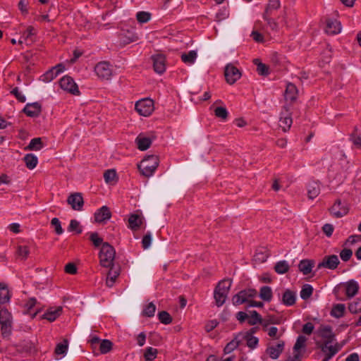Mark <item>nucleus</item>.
<instances>
[{
  "label": "nucleus",
  "mask_w": 361,
  "mask_h": 361,
  "mask_svg": "<svg viewBox=\"0 0 361 361\" xmlns=\"http://www.w3.org/2000/svg\"><path fill=\"white\" fill-rule=\"evenodd\" d=\"M231 279H224L216 285L214 291V298L217 307H221L225 303L231 289Z\"/></svg>",
  "instance_id": "1"
},
{
  "label": "nucleus",
  "mask_w": 361,
  "mask_h": 361,
  "mask_svg": "<svg viewBox=\"0 0 361 361\" xmlns=\"http://www.w3.org/2000/svg\"><path fill=\"white\" fill-rule=\"evenodd\" d=\"M159 166V158L157 156L152 154L145 157L141 163L138 165V169L145 177L152 176Z\"/></svg>",
  "instance_id": "2"
},
{
  "label": "nucleus",
  "mask_w": 361,
  "mask_h": 361,
  "mask_svg": "<svg viewBox=\"0 0 361 361\" xmlns=\"http://www.w3.org/2000/svg\"><path fill=\"white\" fill-rule=\"evenodd\" d=\"M116 251L108 243L102 244L99 252L100 264L104 267H114Z\"/></svg>",
  "instance_id": "3"
},
{
  "label": "nucleus",
  "mask_w": 361,
  "mask_h": 361,
  "mask_svg": "<svg viewBox=\"0 0 361 361\" xmlns=\"http://www.w3.org/2000/svg\"><path fill=\"white\" fill-rule=\"evenodd\" d=\"M0 324L2 336L8 337L12 332L13 319L11 314L5 307L0 308Z\"/></svg>",
  "instance_id": "4"
},
{
  "label": "nucleus",
  "mask_w": 361,
  "mask_h": 361,
  "mask_svg": "<svg viewBox=\"0 0 361 361\" xmlns=\"http://www.w3.org/2000/svg\"><path fill=\"white\" fill-rule=\"evenodd\" d=\"M135 110L143 116H149L154 111V101L149 98L141 99L135 103Z\"/></svg>",
  "instance_id": "5"
},
{
  "label": "nucleus",
  "mask_w": 361,
  "mask_h": 361,
  "mask_svg": "<svg viewBox=\"0 0 361 361\" xmlns=\"http://www.w3.org/2000/svg\"><path fill=\"white\" fill-rule=\"evenodd\" d=\"M341 288H343L348 298L354 297L358 293L360 288L358 283L353 279L350 280L345 283H340L337 287L335 288L334 292L336 293V290Z\"/></svg>",
  "instance_id": "6"
},
{
  "label": "nucleus",
  "mask_w": 361,
  "mask_h": 361,
  "mask_svg": "<svg viewBox=\"0 0 361 361\" xmlns=\"http://www.w3.org/2000/svg\"><path fill=\"white\" fill-rule=\"evenodd\" d=\"M59 84L63 90L71 93L72 94H80L78 87L71 77L68 75L63 76L60 80Z\"/></svg>",
  "instance_id": "7"
},
{
  "label": "nucleus",
  "mask_w": 361,
  "mask_h": 361,
  "mask_svg": "<svg viewBox=\"0 0 361 361\" xmlns=\"http://www.w3.org/2000/svg\"><path fill=\"white\" fill-rule=\"evenodd\" d=\"M224 75L226 82L233 85L240 78L242 74L238 68L232 64H228L225 68Z\"/></svg>",
  "instance_id": "8"
},
{
  "label": "nucleus",
  "mask_w": 361,
  "mask_h": 361,
  "mask_svg": "<svg viewBox=\"0 0 361 361\" xmlns=\"http://www.w3.org/2000/svg\"><path fill=\"white\" fill-rule=\"evenodd\" d=\"M293 121L290 116L289 107L284 106L283 111L281 113L279 126L283 129L284 132L288 130L292 125Z\"/></svg>",
  "instance_id": "9"
},
{
  "label": "nucleus",
  "mask_w": 361,
  "mask_h": 361,
  "mask_svg": "<svg viewBox=\"0 0 361 361\" xmlns=\"http://www.w3.org/2000/svg\"><path fill=\"white\" fill-rule=\"evenodd\" d=\"M94 71L99 78L106 80L109 79L112 74L111 66L106 61L98 63L94 67Z\"/></svg>",
  "instance_id": "10"
},
{
  "label": "nucleus",
  "mask_w": 361,
  "mask_h": 361,
  "mask_svg": "<svg viewBox=\"0 0 361 361\" xmlns=\"http://www.w3.org/2000/svg\"><path fill=\"white\" fill-rule=\"evenodd\" d=\"M318 334L324 341L322 343L331 344L335 340V334L332 331V327L329 325H321L317 331Z\"/></svg>",
  "instance_id": "11"
},
{
  "label": "nucleus",
  "mask_w": 361,
  "mask_h": 361,
  "mask_svg": "<svg viewBox=\"0 0 361 361\" xmlns=\"http://www.w3.org/2000/svg\"><path fill=\"white\" fill-rule=\"evenodd\" d=\"M67 202L73 209L76 211H81L84 204L83 197L80 192L71 194L67 199Z\"/></svg>",
  "instance_id": "12"
},
{
  "label": "nucleus",
  "mask_w": 361,
  "mask_h": 361,
  "mask_svg": "<svg viewBox=\"0 0 361 361\" xmlns=\"http://www.w3.org/2000/svg\"><path fill=\"white\" fill-rule=\"evenodd\" d=\"M340 261L336 255H331L324 257L323 260L318 264L317 269L327 268L329 269H335L339 264Z\"/></svg>",
  "instance_id": "13"
},
{
  "label": "nucleus",
  "mask_w": 361,
  "mask_h": 361,
  "mask_svg": "<svg viewBox=\"0 0 361 361\" xmlns=\"http://www.w3.org/2000/svg\"><path fill=\"white\" fill-rule=\"evenodd\" d=\"M329 211L334 216L341 218L348 214V208L340 200H336L334 205L329 209Z\"/></svg>",
  "instance_id": "14"
},
{
  "label": "nucleus",
  "mask_w": 361,
  "mask_h": 361,
  "mask_svg": "<svg viewBox=\"0 0 361 361\" xmlns=\"http://www.w3.org/2000/svg\"><path fill=\"white\" fill-rule=\"evenodd\" d=\"M153 68L156 73L162 74L166 71V58L161 54H157L152 56Z\"/></svg>",
  "instance_id": "15"
},
{
  "label": "nucleus",
  "mask_w": 361,
  "mask_h": 361,
  "mask_svg": "<svg viewBox=\"0 0 361 361\" xmlns=\"http://www.w3.org/2000/svg\"><path fill=\"white\" fill-rule=\"evenodd\" d=\"M23 112L25 113L27 116L35 118L39 116L42 112V106L39 102H33L27 104Z\"/></svg>",
  "instance_id": "16"
},
{
  "label": "nucleus",
  "mask_w": 361,
  "mask_h": 361,
  "mask_svg": "<svg viewBox=\"0 0 361 361\" xmlns=\"http://www.w3.org/2000/svg\"><path fill=\"white\" fill-rule=\"evenodd\" d=\"M65 67L63 64L59 63L56 65V66L47 71L43 75H42V81L48 82L53 80L61 73H62Z\"/></svg>",
  "instance_id": "17"
},
{
  "label": "nucleus",
  "mask_w": 361,
  "mask_h": 361,
  "mask_svg": "<svg viewBox=\"0 0 361 361\" xmlns=\"http://www.w3.org/2000/svg\"><path fill=\"white\" fill-rule=\"evenodd\" d=\"M284 345H285L284 341H281L276 345H272L268 346V348H267L266 353L267 355H269V356L271 359L276 360L280 356L281 353L283 351Z\"/></svg>",
  "instance_id": "18"
},
{
  "label": "nucleus",
  "mask_w": 361,
  "mask_h": 361,
  "mask_svg": "<svg viewBox=\"0 0 361 361\" xmlns=\"http://www.w3.org/2000/svg\"><path fill=\"white\" fill-rule=\"evenodd\" d=\"M111 216V213L107 206H103L94 213V220L96 222L102 223L109 220Z\"/></svg>",
  "instance_id": "19"
},
{
  "label": "nucleus",
  "mask_w": 361,
  "mask_h": 361,
  "mask_svg": "<svg viewBox=\"0 0 361 361\" xmlns=\"http://www.w3.org/2000/svg\"><path fill=\"white\" fill-rule=\"evenodd\" d=\"M341 30V23L336 20L327 19L325 31L329 35H336Z\"/></svg>",
  "instance_id": "20"
},
{
  "label": "nucleus",
  "mask_w": 361,
  "mask_h": 361,
  "mask_svg": "<svg viewBox=\"0 0 361 361\" xmlns=\"http://www.w3.org/2000/svg\"><path fill=\"white\" fill-rule=\"evenodd\" d=\"M61 312L62 307L61 306H59L56 308L51 307L47 310V311L41 317V318L52 322L61 315Z\"/></svg>",
  "instance_id": "21"
},
{
  "label": "nucleus",
  "mask_w": 361,
  "mask_h": 361,
  "mask_svg": "<svg viewBox=\"0 0 361 361\" xmlns=\"http://www.w3.org/2000/svg\"><path fill=\"white\" fill-rule=\"evenodd\" d=\"M316 345L318 348H319L324 353H326L327 352L329 353H332L333 355H335L341 349V347L338 343L334 345L322 343L321 341H317Z\"/></svg>",
  "instance_id": "22"
},
{
  "label": "nucleus",
  "mask_w": 361,
  "mask_h": 361,
  "mask_svg": "<svg viewBox=\"0 0 361 361\" xmlns=\"http://www.w3.org/2000/svg\"><path fill=\"white\" fill-rule=\"evenodd\" d=\"M296 294L294 291L287 289L282 295L281 302L286 306H292L295 303Z\"/></svg>",
  "instance_id": "23"
},
{
  "label": "nucleus",
  "mask_w": 361,
  "mask_h": 361,
  "mask_svg": "<svg viewBox=\"0 0 361 361\" xmlns=\"http://www.w3.org/2000/svg\"><path fill=\"white\" fill-rule=\"evenodd\" d=\"M314 266V261L312 259H302L298 264L299 270L304 274L307 275L312 272Z\"/></svg>",
  "instance_id": "24"
},
{
  "label": "nucleus",
  "mask_w": 361,
  "mask_h": 361,
  "mask_svg": "<svg viewBox=\"0 0 361 361\" xmlns=\"http://www.w3.org/2000/svg\"><path fill=\"white\" fill-rule=\"evenodd\" d=\"M320 193L319 183L317 181L310 182L307 185V195L310 199H314Z\"/></svg>",
  "instance_id": "25"
},
{
  "label": "nucleus",
  "mask_w": 361,
  "mask_h": 361,
  "mask_svg": "<svg viewBox=\"0 0 361 361\" xmlns=\"http://www.w3.org/2000/svg\"><path fill=\"white\" fill-rule=\"evenodd\" d=\"M281 6L279 0H269L267 4L263 16H271L275 11Z\"/></svg>",
  "instance_id": "26"
},
{
  "label": "nucleus",
  "mask_w": 361,
  "mask_h": 361,
  "mask_svg": "<svg viewBox=\"0 0 361 361\" xmlns=\"http://www.w3.org/2000/svg\"><path fill=\"white\" fill-rule=\"evenodd\" d=\"M242 335L238 334L235 336V338L227 343V345L225 346L224 351L225 354L231 353L232 351H233L241 343L242 339L240 338V336Z\"/></svg>",
  "instance_id": "27"
},
{
  "label": "nucleus",
  "mask_w": 361,
  "mask_h": 361,
  "mask_svg": "<svg viewBox=\"0 0 361 361\" xmlns=\"http://www.w3.org/2000/svg\"><path fill=\"white\" fill-rule=\"evenodd\" d=\"M135 142L137 145V148L140 150L145 151L150 147L152 140L149 137H142L140 135L135 139Z\"/></svg>",
  "instance_id": "28"
},
{
  "label": "nucleus",
  "mask_w": 361,
  "mask_h": 361,
  "mask_svg": "<svg viewBox=\"0 0 361 361\" xmlns=\"http://www.w3.org/2000/svg\"><path fill=\"white\" fill-rule=\"evenodd\" d=\"M11 295L8 286L5 283H0V303L4 304L10 300Z\"/></svg>",
  "instance_id": "29"
},
{
  "label": "nucleus",
  "mask_w": 361,
  "mask_h": 361,
  "mask_svg": "<svg viewBox=\"0 0 361 361\" xmlns=\"http://www.w3.org/2000/svg\"><path fill=\"white\" fill-rule=\"evenodd\" d=\"M298 89L293 83H288L286 86L285 97L286 100L294 101L296 99Z\"/></svg>",
  "instance_id": "30"
},
{
  "label": "nucleus",
  "mask_w": 361,
  "mask_h": 361,
  "mask_svg": "<svg viewBox=\"0 0 361 361\" xmlns=\"http://www.w3.org/2000/svg\"><path fill=\"white\" fill-rule=\"evenodd\" d=\"M128 223L130 228L136 231L142 224V217L138 214H131L128 219Z\"/></svg>",
  "instance_id": "31"
},
{
  "label": "nucleus",
  "mask_w": 361,
  "mask_h": 361,
  "mask_svg": "<svg viewBox=\"0 0 361 361\" xmlns=\"http://www.w3.org/2000/svg\"><path fill=\"white\" fill-rule=\"evenodd\" d=\"M259 297L265 302H270L273 297L271 288L269 286H262L259 290Z\"/></svg>",
  "instance_id": "32"
},
{
  "label": "nucleus",
  "mask_w": 361,
  "mask_h": 361,
  "mask_svg": "<svg viewBox=\"0 0 361 361\" xmlns=\"http://www.w3.org/2000/svg\"><path fill=\"white\" fill-rule=\"evenodd\" d=\"M137 39L138 37L135 34L129 31L126 33H122L120 35L121 43L123 45H126L130 42H135Z\"/></svg>",
  "instance_id": "33"
},
{
  "label": "nucleus",
  "mask_w": 361,
  "mask_h": 361,
  "mask_svg": "<svg viewBox=\"0 0 361 361\" xmlns=\"http://www.w3.org/2000/svg\"><path fill=\"white\" fill-rule=\"evenodd\" d=\"M109 268H110V270L107 274L106 283L107 286L111 287L119 275V271L117 269H114L113 267H109Z\"/></svg>",
  "instance_id": "34"
},
{
  "label": "nucleus",
  "mask_w": 361,
  "mask_h": 361,
  "mask_svg": "<svg viewBox=\"0 0 361 361\" xmlns=\"http://www.w3.org/2000/svg\"><path fill=\"white\" fill-rule=\"evenodd\" d=\"M345 306L344 304H336L333 306L330 314L335 318H341L344 315Z\"/></svg>",
  "instance_id": "35"
},
{
  "label": "nucleus",
  "mask_w": 361,
  "mask_h": 361,
  "mask_svg": "<svg viewBox=\"0 0 361 361\" xmlns=\"http://www.w3.org/2000/svg\"><path fill=\"white\" fill-rule=\"evenodd\" d=\"M197 56V51L191 50L188 53H183L180 56L181 60L188 64H192L195 63Z\"/></svg>",
  "instance_id": "36"
},
{
  "label": "nucleus",
  "mask_w": 361,
  "mask_h": 361,
  "mask_svg": "<svg viewBox=\"0 0 361 361\" xmlns=\"http://www.w3.org/2000/svg\"><path fill=\"white\" fill-rule=\"evenodd\" d=\"M23 160L25 163L26 166L29 169H35L38 163L37 157L35 155H34L33 154H26L24 157Z\"/></svg>",
  "instance_id": "37"
},
{
  "label": "nucleus",
  "mask_w": 361,
  "mask_h": 361,
  "mask_svg": "<svg viewBox=\"0 0 361 361\" xmlns=\"http://www.w3.org/2000/svg\"><path fill=\"white\" fill-rule=\"evenodd\" d=\"M253 62L257 66V71L260 75L267 76L269 75L268 66L262 63L258 59H254Z\"/></svg>",
  "instance_id": "38"
},
{
  "label": "nucleus",
  "mask_w": 361,
  "mask_h": 361,
  "mask_svg": "<svg viewBox=\"0 0 361 361\" xmlns=\"http://www.w3.org/2000/svg\"><path fill=\"white\" fill-rule=\"evenodd\" d=\"M44 147L41 137H35L32 139L29 145L26 147L28 150H39Z\"/></svg>",
  "instance_id": "39"
},
{
  "label": "nucleus",
  "mask_w": 361,
  "mask_h": 361,
  "mask_svg": "<svg viewBox=\"0 0 361 361\" xmlns=\"http://www.w3.org/2000/svg\"><path fill=\"white\" fill-rule=\"evenodd\" d=\"M289 264L286 260L278 262L274 266V270L279 274H283L288 271Z\"/></svg>",
  "instance_id": "40"
},
{
  "label": "nucleus",
  "mask_w": 361,
  "mask_h": 361,
  "mask_svg": "<svg viewBox=\"0 0 361 361\" xmlns=\"http://www.w3.org/2000/svg\"><path fill=\"white\" fill-rule=\"evenodd\" d=\"M240 335H242L240 336V338L242 339V341L243 340L246 341L247 345L251 349H254L257 347L259 340L257 337L253 336H245L243 335L242 334H240Z\"/></svg>",
  "instance_id": "41"
},
{
  "label": "nucleus",
  "mask_w": 361,
  "mask_h": 361,
  "mask_svg": "<svg viewBox=\"0 0 361 361\" xmlns=\"http://www.w3.org/2000/svg\"><path fill=\"white\" fill-rule=\"evenodd\" d=\"M240 295L245 298V302L248 303L250 298H253L257 296V292L254 288L244 289L238 292Z\"/></svg>",
  "instance_id": "42"
},
{
  "label": "nucleus",
  "mask_w": 361,
  "mask_h": 361,
  "mask_svg": "<svg viewBox=\"0 0 361 361\" xmlns=\"http://www.w3.org/2000/svg\"><path fill=\"white\" fill-rule=\"evenodd\" d=\"M307 338L305 336L300 335L296 340V342L293 346L294 352H299L302 349H305L306 347Z\"/></svg>",
  "instance_id": "43"
},
{
  "label": "nucleus",
  "mask_w": 361,
  "mask_h": 361,
  "mask_svg": "<svg viewBox=\"0 0 361 361\" xmlns=\"http://www.w3.org/2000/svg\"><path fill=\"white\" fill-rule=\"evenodd\" d=\"M250 318L248 320V324L251 326L255 325L258 323L263 324V319L261 315L255 310L250 312Z\"/></svg>",
  "instance_id": "44"
},
{
  "label": "nucleus",
  "mask_w": 361,
  "mask_h": 361,
  "mask_svg": "<svg viewBox=\"0 0 361 361\" xmlns=\"http://www.w3.org/2000/svg\"><path fill=\"white\" fill-rule=\"evenodd\" d=\"M36 34L35 30L33 27L29 26L27 30L23 33V35L21 38L24 39V41H30L32 42V37ZM23 41L22 39H19L18 44H23Z\"/></svg>",
  "instance_id": "45"
},
{
  "label": "nucleus",
  "mask_w": 361,
  "mask_h": 361,
  "mask_svg": "<svg viewBox=\"0 0 361 361\" xmlns=\"http://www.w3.org/2000/svg\"><path fill=\"white\" fill-rule=\"evenodd\" d=\"M19 350L23 352L32 353L35 351L34 344L29 341H23L19 345Z\"/></svg>",
  "instance_id": "46"
},
{
  "label": "nucleus",
  "mask_w": 361,
  "mask_h": 361,
  "mask_svg": "<svg viewBox=\"0 0 361 361\" xmlns=\"http://www.w3.org/2000/svg\"><path fill=\"white\" fill-rule=\"evenodd\" d=\"M313 293V288L310 284L303 285L302 290L300 291V297L302 300H307L310 298Z\"/></svg>",
  "instance_id": "47"
},
{
  "label": "nucleus",
  "mask_w": 361,
  "mask_h": 361,
  "mask_svg": "<svg viewBox=\"0 0 361 361\" xmlns=\"http://www.w3.org/2000/svg\"><path fill=\"white\" fill-rule=\"evenodd\" d=\"M269 257V254L267 250H257L254 256V259L255 262L259 263H262L267 261V258Z\"/></svg>",
  "instance_id": "48"
},
{
  "label": "nucleus",
  "mask_w": 361,
  "mask_h": 361,
  "mask_svg": "<svg viewBox=\"0 0 361 361\" xmlns=\"http://www.w3.org/2000/svg\"><path fill=\"white\" fill-rule=\"evenodd\" d=\"M158 351L152 347H147L145 350L144 357L146 361H153L156 357Z\"/></svg>",
  "instance_id": "49"
},
{
  "label": "nucleus",
  "mask_w": 361,
  "mask_h": 361,
  "mask_svg": "<svg viewBox=\"0 0 361 361\" xmlns=\"http://www.w3.org/2000/svg\"><path fill=\"white\" fill-rule=\"evenodd\" d=\"M113 343L111 341L104 339L101 341L99 345V350L101 353L106 354L112 349Z\"/></svg>",
  "instance_id": "50"
},
{
  "label": "nucleus",
  "mask_w": 361,
  "mask_h": 361,
  "mask_svg": "<svg viewBox=\"0 0 361 361\" xmlns=\"http://www.w3.org/2000/svg\"><path fill=\"white\" fill-rule=\"evenodd\" d=\"M104 178L106 183H112L116 182V172L114 169L106 170L104 173Z\"/></svg>",
  "instance_id": "51"
},
{
  "label": "nucleus",
  "mask_w": 361,
  "mask_h": 361,
  "mask_svg": "<svg viewBox=\"0 0 361 361\" xmlns=\"http://www.w3.org/2000/svg\"><path fill=\"white\" fill-rule=\"evenodd\" d=\"M68 347V342L64 340L63 343L57 344L55 348V353L57 355H64L66 353Z\"/></svg>",
  "instance_id": "52"
},
{
  "label": "nucleus",
  "mask_w": 361,
  "mask_h": 361,
  "mask_svg": "<svg viewBox=\"0 0 361 361\" xmlns=\"http://www.w3.org/2000/svg\"><path fill=\"white\" fill-rule=\"evenodd\" d=\"M349 311L355 314L361 311V300L357 299L356 300L350 302L348 305Z\"/></svg>",
  "instance_id": "53"
},
{
  "label": "nucleus",
  "mask_w": 361,
  "mask_h": 361,
  "mask_svg": "<svg viewBox=\"0 0 361 361\" xmlns=\"http://www.w3.org/2000/svg\"><path fill=\"white\" fill-rule=\"evenodd\" d=\"M159 321L164 324H169L172 322L171 316L166 311H161L158 314Z\"/></svg>",
  "instance_id": "54"
},
{
  "label": "nucleus",
  "mask_w": 361,
  "mask_h": 361,
  "mask_svg": "<svg viewBox=\"0 0 361 361\" xmlns=\"http://www.w3.org/2000/svg\"><path fill=\"white\" fill-rule=\"evenodd\" d=\"M155 311V305L153 302H149L143 310L142 314L148 317H152L154 315Z\"/></svg>",
  "instance_id": "55"
},
{
  "label": "nucleus",
  "mask_w": 361,
  "mask_h": 361,
  "mask_svg": "<svg viewBox=\"0 0 361 361\" xmlns=\"http://www.w3.org/2000/svg\"><path fill=\"white\" fill-rule=\"evenodd\" d=\"M137 20L140 23H145L150 20L151 14L146 11H140L136 15Z\"/></svg>",
  "instance_id": "56"
},
{
  "label": "nucleus",
  "mask_w": 361,
  "mask_h": 361,
  "mask_svg": "<svg viewBox=\"0 0 361 361\" xmlns=\"http://www.w3.org/2000/svg\"><path fill=\"white\" fill-rule=\"evenodd\" d=\"M214 114L216 117L220 118L223 120H226L228 116L227 109L223 106L216 107L214 109Z\"/></svg>",
  "instance_id": "57"
},
{
  "label": "nucleus",
  "mask_w": 361,
  "mask_h": 361,
  "mask_svg": "<svg viewBox=\"0 0 361 361\" xmlns=\"http://www.w3.org/2000/svg\"><path fill=\"white\" fill-rule=\"evenodd\" d=\"M90 240L92 242L93 245L98 247L100 245L102 246L103 239L99 236L97 232L91 233L90 235Z\"/></svg>",
  "instance_id": "58"
},
{
  "label": "nucleus",
  "mask_w": 361,
  "mask_h": 361,
  "mask_svg": "<svg viewBox=\"0 0 361 361\" xmlns=\"http://www.w3.org/2000/svg\"><path fill=\"white\" fill-rule=\"evenodd\" d=\"M51 225L54 228L57 235H61L63 233L61 222L58 218H53L51 221Z\"/></svg>",
  "instance_id": "59"
},
{
  "label": "nucleus",
  "mask_w": 361,
  "mask_h": 361,
  "mask_svg": "<svg viewBox=\"0 0 361 361\" xmlns=\"http://www.w3.org/2000/svg\"><path fill=\"white\" fill-rule=\"evenodd\" d=\"M68 231H76L77 233H82V228L80 226V222L75 219H72L70 221L68 226Z\"/></svg>",
  "instance_id": "60"
},
{
  "label": "nucleus",
  "mask_w": 361,
  "mask_h": 361,
  "mask_svg": "<svg viewBox=\"0 0 361 361\" xmlns=\"http://www.w3.org/2000/svg\"><path fill=\"white\" fill-rule=\"evenodd\" d=\"M263 18L265 21H267L268 26L271 28V30L276 31L278 30V23L274 18H271V16H263Z\"/></svg>",
  "instance_id": "61"
},
{
  "label": "nucleus",
  "mask_w": 361,
  "mask_h": 361,
  "mask_svg": "<svg viewBox=\"0 0 361 361\" xmlns=\"http://www.w3.org/2000/svg\"><path fill=\"white\" fill-rule=\"evenodd\" d=\"M353 255V251L348 248H344L340 252V257L344 262H348Z\"/></svg>",
  "instance_id": "62"
},
{
  "label": "nucleus",
  "mask_w": 361,
  "mask_h": 361,
  "mask_svg": "<svg viewBox=\"0 0 361 361\" xmlns=\"http://www.w3.org/2000/svg\"><path fill=\"white\" fill-rule=\"evenodd\" d=\"M350 140L357 147L361 148V136L355 133H352L350 135Z\"/></svg>",
  "instance_id": "63"
},
{
  "label": "nucleus",
  "mask_w": 361,
  "mask_h": 361,
  "mask_svg": "<svg viewBox=\"0 0 361 361\" xmlns=\"http://www.w3.org/2000/svg\"><path fill=\"white\" fill-rule=\"evenodd\" d=\"M11 93L15 96V97L20 102H25L26 100L25 97L19 91L18 87L13 88Z\"/></svg>",
  "instance_id": "64"
}]
</instances>
